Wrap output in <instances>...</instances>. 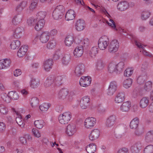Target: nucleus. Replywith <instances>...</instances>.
<instances>
[{
  "mask_svg": "<svg viewBox=\"0 0 153 153\" xmlns=\"http://www.w3.org/2000/svg\"><path fill=\"white\" fill-rule=\"evenodd\" d=\"M150 15V13L148 11H143L141 14V18L143 20H146L149 17Z\"/></svg>",
  "mask_w": 153,
  "mask_h": 153,
  "instance_id": "53",
  "label": "nucleus"
},
{
  "mask_svg": "<svg viewBox=\"0 0 153 153\" xmlns=\"http://www.w3.org/2000/svg\"><path fill=\"white\" fill-rule=\"evenodd\" d=\"M137 144L140 145L139 142H137L134 146L131 147V150L132 153H138L139 152V149L138 148V146H137Z\"/></svg>",
  "mask_w": 153,
  "mask_h": 153,
  "instance_id": "51",
  "label": "nucleus"
},
{
  "mask_svg": "<svg viewBox=\"0 0 153 153\" xmlns=\"http://www.w3.org/2000/svg\"><path fill=\"white\" fill-rule=\"evenodd\" d=\"M72 115L70 112H66L59 115V121L62 124H66L70 122L72 118Z\"/></svg>",
  "mask_w": 153,
  "mask_h": 153,
  "instance_id": "2",
  "label": "nucleus"
},
{
  "mask_svg": "<svg viewBox=\"0 0 153 153\" xmlns=\"http://www.w3.org/2000/svg\"><path fill=\"white\" fill-rule=\"evenodd\" d=\"M97 69L98 70H101L103 69L104 68V64L103 61L101 60L98 61L97 64Z\"/></svg>",
  "mask_w": 153,
  "mask_h": 153,
  "instance_id": "48",
  "label": "nucleus"
},
{
  "mask_svg": "<svg viewBox=\"0 0 153 153\" xmlns=\"http://www.w3.org/2000/svg\"><path fill=\"white\" fill-rule=\"evenodd\" d=\"M76 131V125L73 124L68 125L66 128V132L69 136H72L74 134Z\"/></svg>",
  "mask_w": 153,
  "mask_h": 153,
  "instance_id": "11",
  "label": "nucleus"
},
{
  "mask_svg": "<svg viewBox=\"0 0 153 153\" xmlns=\"http://www.w3.org/2000/svg\"><path fill=\"white\" fill-rule=\"evenodd\" d=\"M55 10L57 11V10L60 14H62V15L63 14V13L65 11L64 6L61 5L57 6L55 8Z\"/></svg>",
  "mask_w": 153,
  "mask_h": 153,
  "instance_id": "56",
  "label": "nucleus"
},
{
  "mask_svg": "<svg viewBox=\"0 0 153 153\" xmlns=\"http://www.w3.org/2000/svg\"><path fill=\"white\" fill-rule=\"evenodd\" d=\"M119 43L117 40H112L108 46V50L111 53L116 52L119 47Z\"/></svg>",
  "mask_w": 153,
  "mask_h": 153,
  "instance_id": "6",
  "label": "nucleus"
},
{
  "mask_svg": "<svg viewBox=\"0 0 153 153\" xmlns=\"http://www.w3.org/2000/svg\"><path fill=\"white\" fill-rule=\"evenodd\" d=\"M149 104V100L147 97H143L140 100V106L142 108L146 107Z\"/></svg>",
  "mask_w": 153,
  "mask_h": 153,
  "instance_id": "31",
  "label": "nucleus"
},
{
  "mask_svg": "<svg viewBox=\"0 0 153 153\" xmlns=\"http://www.w3.org/2000/svg\"><path fill=\"white\" fill-rule=\"evenodd\" d=\"M75 16V13L74 11L71 9L68 10L66 13L65 19L67 21L74 19Z\"/></svg>",
  "mask_w": 153,
  "mask_h": 153,
  "instance_id": "20",
  "label": "nucleus"
},
{
  "mask_svg": "<svg viewBox=\"0 0 153 153\" xmlns=\"http://www.w3.org/2000/svg\"><path fill=\"white\" fill-rule=\"evenodd\" d=\"M152 83L150 81L146 82L144 86V89L146 91H150L152 88Z\"/></svg>",
  "mask_w": 153,
  "mask_h": 153,
  "instance_id": "50",
  "label": "nucleus"
},
{
  "mask_svg": "<svg viewBox=\"0 0 153 153\" xmlns=\"http://www.w3.org/2000/svg\"><path fill=\"white\" fill-rule=\"evenodd\" d=\"M143 153H153V145H150L146 146L144 148Z\"/></svg>",
  "mask_w": 153,
  "mask_h": 153,
  "instance_id": "44",
  "label": "nucleus"
},
{
  "mask_svg": "<svg viewBox=\"0 0 153 153\" xmlns=\"http://www.w3.org/2000/svg\"><path fill=\"white\" fill-rule=\"evenodd\" d=\"M90 99L88 96L83 97L81 100L80 105L83 109H85L89 106L90 104Z\"/></svg>",
  "mask_w": 153,
  "mask_h": 153,
  "instance_id": "5",
  "label": "nucleus"
},
{
  "mask_svg": "<svg viewBox=\"0 0 153 153\" xmlns=\"http://www.w3.org/2000/svg\"><path fill=\"white\" fill-rule=\"evenodd\" d=\"M50 105L49 104L44 103L39 106V109L42 111H47Z\"/></svg>",
  "mask_w": 153,
  "mask_h": 153,
  "instance_id": "49",
  "label": "nucleus"
},
{
  "mask_svg": "<svg viewBox=\"0 0 153 153\" xmlns=\"http://www.w3.org/2000/svg\"><path fill=\"white\" fill-rule=\"evenodd\" d=\"M5 129V125L3 122H0V132H2Z\"/></svg>",
  "mask_w": 153,
  "mask_h": 153,
  "instance_id": "63",
  "label": "nucleus"
},
{
  "mask_svg": "<svg viewBox=\"0 0 153 153\" xmlns=\"http://www.w3.org/2000/svg\"><path fill=\"white\" fill-rule=\"evenodd\" d=\"M85 22L84 20L81 19L78 20L76 25V30L78 31L82 30L85 28Z\"/></svg>",
  "mask_w": 153,
  "mask_h": 153,
  "instance_id": "18",
  "label": "nucleus"
},
{
  "mask_svg": "<svg viewBox=\"0 0 153 153\" xmlns=\"http://www.w3.org/2000/svg\"><path fill=\"white\" fill-rule=\"evenodd\" d=\"M128 149H127L124 148L120 149L118 151V153H127Z\"/></svg>",
  "mask_w": 153,
  "mask_h": 153,
  "instance_id": "64",
  "label": "nucleus"
},
{
  "mask_svg": "<svg viewBox=\"0 0 153 153\" xmlns=\"http://www.w3.org/2000/svg\"><path fill=\"white\" fill-rule=\"evenodd\" d=\"M125 98V93L123 92H120L116 96L115 101L117 103H121L124 100Z\"/></svg>",
  "mask_w": 153,
  "mask_h": 153,
  "instance_id": "21",
  "label": "nucleus"
},
{
  "mask_svg": "<svg viewBox=\"0 0 153 153\" xmlns=\"http://www.w3.org/2000/svg\"><path fill=\"white\" fill-rule=\"evenodd\" d=\"M91 82V78L89 76H82L79 81V84L82 86L87 87L90 84Z\"/></svg>",
  "mask_w": 153,
  "mask_h": 153,
  "instance_id": "8",
  "label": "nucleus"
},
{
  "mask_svg": "<svg viewBox=\"0 0 153 153\" xmlns=\"http://www.w3.org/2000/svg\"><path fill=\"white\" fill-rule=\"evenodd\" d=\"M116 65L113 63L110 64L108 66V70L110 73L115 72L117 73Z\"/></svg>",
  "mask_w": 153,
  "mask_h": 153,
  "instance_id": "45",
  "label": "nucleus"
},
{
  "mask_svg": "<svg viewBox=\"0 0 153 153\" xmlns=\"http://www.w3.org/2000/svg\"><path fill=\"white\" fill-rule=\"evenodd\" d=\"M46 14L47 13L45 11H39L37 13L36 15L37 19L38 20H44Z\"/></svg>",
  "mask_w": 153,
  "mask_h": 153,
  "instance_id": "37",
  "label": "nucleus"
},
{
  "mask_svg": "<svg viewBox=\"0 0 153 153\" xmlns=\"http://www.w3.org/2000/svg\"><path fill=\"white\" fill-rule=\"evenodd\" d=\"M56 45V42L55 40H50L47 44V47L49 49H52L54 48Z\"/></svg>",
  "mask_w": 153,
  "mask_h": 153,
  "instance_id": "55",
  "label": "nucleus"
},
{
  "mask_svg": "<svg viewBox=\"0 0 153 153\" xmlns=\"http://www.w3.org/2000/svg\"><path fill=\"white\" fill-rule=\"evenodd\" d=\"M35 126L38 128H42L45 124L44 121L42 120H39L35 121L34 122Z\"/></svg>",
  "mask_w": 153,
  "mask_h": 153,
  "instance_id": "40",
  "label": "nucleus"
},
{
  "mask_svg": "<svg viewBox=\"0 0 153 153\" xmlns=\"http://www.w3.org/2000/svg\"><path fill=\"white\" fill-rule=\"evenodd\" d=\"M78 39H76L74 41L75 43L76 44H79L80 43L84 44V46L80 45L76 47L74 52V56L76 57H81L82 55L84 50V49H86L88 46V39L84 40L83 41L81 42L80 40L79 41V42H77V41Z\"/></svg>",
  "mask_w": 153,
  "mask_h": 153,
  "instance_id": "1",
  "label": "nucleus"
},
{
  "mask_svg": "<svg viewBox=\"0 0 153 153\" xmlns=\"http://www.w3.org/2000/svg\"><path fill=\"white\" fill-rule=\"evenodd\" d=\"M74 37L71 36H68L65 38V44L66 46H70L74 42Z\"/></svg>",
  "mask_w": 153,
  "mask_h": 153,
  "instance_id": "33",
  "label": "nucleus"
},
{
  "mask_svg": "<svg viewBox=\"0 0 153 153\" xmlns=\"http://www.w3.org/2000/svg\"><path fill=\"white\" fill-rule=\"evenodd\" d=\"M109 21L110 22H111V23H109L108 21H107V23L108 24V25L109 26H111L113 29L117 30V29L116 28L115 24L114 21L113 20L111 19H110L109 20Z\"/></svg>",
  "mask_w": 153,
  "mask_h": 153,
  "instance_id": "59",
  "label": "nucleus"
},
{
  "mask_svg": "<svg viewBox=\"0 0 153 153\" xmlns=\"http://www.w3.org/2000/svg\"><path fill=\"white\" fill-rule=\"evenodd\" d=\"M145 141L147 143L153 141V131H150L146 134L145 137Z\"/></svg>",
  "mask_w": 153,
  "mask_h": 153,
  "instance_id": "35",
  "label": "nucleus"
},
{
  "mask_svg": "<svg viewBox=\"0 0 153 153\" xmlns=\"http://www.w3.org/2000/svg\"><path fill=\"white\" fill-rule=\"evenodd\" d=\"M135 129L134 134L137 136H139L142 135L144 132V128L142 127H138Z\"/></svg>",
  "mask_w": 153,
  "mask_h": 153,
  "instance_id": "47",
  "label": "nucleus"
},
{
  "mask_svg": "<svg viewBox=\"0 0 153 153\" xmlns=\"http://www.w3.org/2000/svg\"><path fill=\"white\" fill-rule=\"evenodd\" d=\"M36 22L35 20L33 18H31L28 19L27 21V23L30 26H33Z\"/></svg>",
  "mask_w": 153,
  "mask_h": 153,
  "instance_id": "61",
  "label": "nucleus"
},
{
  "mask_svg": "<svg viewBox=\"0 0 153 153\" xmlns=\"http://www.w3.org/2000/svg\"><path fill=\"white\" fill-rule=\"evenodd\" d=\"M23 31V28L22 27H16L13 30V36L17 39L21 38Z\"/></svg>",
  "mask_w": 153,
  "mask_h": 153,
  "instance_id": "13",
  "label": "nucleus"
},
{
  "mask_svg": "<svg viewBox=\"0 0 153 153\" xmlns=\"http://www.w3.org/2000/svg\"><path fill=\"white\" fill-rule=\"evenodd\" d=\"M28 50V47L27 45L22 46L19 50L17 52V55L19 57H21L24 56Z\"/></svg>",
  "mask_w": 153,
  "mask_h": 153,
  "instance_id": "24",
  "label": "nucleus"
},
{
  "mask_svg": "<svg viewBox=\"0 0 153 153\" xmlns=\"http://www.w3.org/2000/svg\"><path fill=\"white\" fill-rule=\"evenodd\" d=\"M139 123V119L137 117L133 119L131 122L130 124V128L132 129H136L138 128Z\"/></svg>",
  "mask_w": 153,
  "mask_h": 153,
  "instance_id": "26",
  "label": "nucleus"
},
{
  "mask_svg": "<svg viewBox=\"0 0 153 153\" xmlns=\"http://www.w3.org/2000/svg\"><path fill=\"white\" fill-rule=\"evenodd\" d=\"M71 56L70 54L64 55L62 59V62L63 65H68L71 60Z\"/></svg>",
  "mask_w": 153,
  "mask_h": 153,
  "instance_id": "30",
  "label": "nucleus"
},
{
  "mask_svg": "<svg viewBox=\"0 0 153 153\" xmlns=\"http://www.w3.org/2000/svg\"><path fill=\"white\" fill-rule=\"evenodd\" d=\"M2 60V61H3V62L6 68H7L10 66L11 63V61L10 59H6L4 60L3 59Z\"/></svg>",
  "mask_w": 153,
  "mask_h": 153,
  "instance_id": "62",
  "label": "nucleus"
},
{
  "mask_svg": "<svg viewBox=\"0 0 153 153\" xmlns=\"http://www.w3.org/2000/svg\"><path fill=\"white\" fill-rule=\"evenodd\" d=\"M131 106V103L130 101L124 102L120 106L121 110L123 111L127 112Z\"/></svg>",
  "mask_w": 153,
  "mask_h": 153,
  "instance_id": "22",
  "label": "nucleus"
},
{
  "mask_svg": "<svg viewBox=\"0 0 153 153\" xmlns=\"http://www.w3.org/2000/svg\"><path fill=\"white\" fill-rule=\"evenodd\" d=\"M135 45L139 48H142L143 49V53L145 55L151 56L152 55L149 52H147L146 50L144 49V47H143L141 45V44L139 42H138L137 40L135 41Z\"/></svg>",
  "mask_w": 153,
  "mask_h": 153,
  "instance_id": "34",
  "label": "nucleus"
},
{
  "mask_svg": "<svg viewBox=\"0 0 153 153\" xmlns=\"http://www.w3.org/2000/svg\"><path fill=\"white\" fill-rule=\"evenodd\" d=\"M32 132L35 137H39L41 136L40 134L37 129L33 128L32 129Z\"/></svg>",
  "mask_w": 153,
  "mask_h": 153,
  "instance_id": "60",
  "label": "nucleus"
},
{
  "mask_svg": "<svg viewBox=\"0 0 153 153\" xmlns=\"http://www.w3.org/2000/svg\"><path fill=\"white\" fill-rule=\"evenodd\" d=\"M64 79V77L62 76H54V84L58 86L61 85L63 83Z\"/></svg>",
  "mask_w": 153,
  "mask_h": 153,
  "instance_id": "29",
  "label": "nucleus"
},
{
  "mask_svg": "<svg viewBox=\"0 0 153 153\" xmlns=\"http://www.w3.org/2000/svg\"><path fill=\"white\" fill-rule=\"evenodd\" d=\"M109 40L106 36H102L99 39L98 42L99 48L102 50H104L107 47L109 44Z\"/></svg>",
  "mask_w": 153,
  "mask_h": 153,
  "instance_id": "3",
  "label": "nucleus"
},
{
  "mask_svg": "<svg viewBox=\"0 0 153 153\" xmlns=\"http://www.w3.org/2000/svg\"><path fill=\"white\" fill-rule=\"evenodd\" d=\"M85 149L88 153H94L96 149V146L95 144L91 143L86 147Z\"/></svg>",
  "mask_w": 153,
  "mask_h": 153,
  "instance_id": "28",
  "label": "nucleus"
},
{
  "mask_svg": "<svg viewBox=\"0 0 153 153\" xmlns=\"http://www.w3.org/2000/svg\"><path fill=\"white\" fill-rule=\"evenodd\" d=\"M23 18L22 15L20 14L16 15L12 20V23L14 25H17L21 23Z\"/></svg>",
  "mask_w": 153,
  "mask_h": 153,
  "instance_id": "25",
  "label": "nucleus"
},
{
  "mask_svg": "<svg viewBox=\"0 0 153 153\" xmlns=\"http://www.w3.org/2000/svg\"><path fill=\"white\" fill-rule=\"evenodd\" d=\"M20 45V42L19 40L13 41L10 45L11 48L13 50L18 48Z\"/></svg>",
  "mask_w": 153,
  "mask_h": 153,
  "instance_id": "39",
  "label": "nucleus"
},
{
  "mask_svg": "<svg viewBox=\"0 0 153 153\" xmlns=\"http://www.w3.org/2000/svg\"><path fill=\"white\" fill-rule=\"evenodd\" d=\"M100 134V131L98 129H94L92 130L89 136V139L91 141L97 139Z\"/></svg>",
  "mask_w": 153,
  "mask_h": 153,
  "instance_id": "14",
  "label": "nucleus"
},
{
  "mask_svg": "<svg viewBox=\"0 0 153 153\" xmlns=\"http://www.w3.org/2000/svg\"><path fill=\"white\" fill-rule=\"evenodd\" d=\"M133 73V70L131 68H127L125 71L124 75L126 77H128L131 76Z\"/></svg>",
  "mask_w": 153,
  "mask_h": 153,
  "instance_id": "54",
  "label": "nucleus"
},
{
  "mask_svg": "<svg viewBox=\"0 0 153 153\" xmlns=\"http://www.w3.org/2000/svg\"><path fill=\"white\" fill-rule=\"evenodd\" d=\"M38 2V0H32L30 6V9L33 10L35 9L37 6Z\"/></svg>",
  "mask_w": 153,
  "mask_h": 153,
  "instance_id": "52",
  "label": "nucleus"
},
{
  "mask_svg": "<svg viewBox=\"0 0 153 153\" xmlns=\"http://www.w3.org/2000/svg\"><path fill=\"white\" fill-rule=\"evenodd\" d=\"M117 83L115 81L111 82L107 90V94L108 95H112L117 90Z\"/></svg>",
  "mask_w": 153,
  "mask_h": 153,
  "instance_id": "12",
  "label": "nucleus"
},
{
  "mask_svg": "<svg viewBox=\"0 0 153 153\" xmlns=\"http://www.w3.org/2000/svg\"><path fill=\"white\" fill-rule=\"evenodd\" d=\"M132 83V79L130 78L127 79L123 82V87L125 88H128L131 86Z\"/></svg>",
  "mask_w": 153,
  "mask_h": 153,
  "instance_id": "38",
  "label": "nucleus"
},
{
  "mask_svg": "<svg viewBox=\"0 0 153 153\" xmlns=\"http://www.w3.org/2000/svg\"><path fill=\"white\" fill-rule=\"evenodd\" d=\"M148 77L147 72L146 71H143L141 74L139 76L137 79V82L139 84H141Z\"/></svg>",
  "mask_w": 153,
  "mask_h": 153,
  "instance_id": "17",
  "label": "nucleus"
},
{
  "mask_svg": "<svg viewBox=\"0 0 153 153\" xmlns=\"http://www.w3.org/2000/svg\"><path fill=\"white\" fill-rule=\"evenodd\" d=\"M96 122V120L95 118L89 117L85 119L84 125L85 127L88 128L94 126Z\"/></svg>",
  "mask_w": 153,
  "mask_h": 153,
  "instance_id": "9",
  "label": "nucleus"
},
{
  "mask_svg": "<svg viewBox=\"0 0 153 153\" xmlns=\"http://www.w3.org/2000/svg\"><path fill=\"white\" fill-rule=\"evenodd\" d=\"M53 63V60L52 59H47L43 62V67L46 71H49L52 68Z\"/></svg>",
  "mask_w": 153,
  "mask_h": 153,
  "instance_id": "10",
  "label": "nucleus"
},
{
  "mask_svg": "<svg viewBox=\"0 0 153 153\" xmlns=\"http://www.w3.org/2000/svg\"><path fill=\"white\" fill-rule=\"evenodd\" d=\"M124 62H119L117 65H116L117 74H119L122 71L124 68Z\"/></svg>",
  "mask_w": 153,
  "mask_h": 153,
  "instance_id": "42",
  "label": "nucleus"
},
{
  "mask_svg": "<svg viewBox=\"0 0 153 153\" xmlns=\"http://www.w3.org/2000/svg\"><path fill=\"white\" fill-rule=\"evenodd\" d=\"M116 117L115 115H112L110 116L107 119L106 123V126L108 128L112 127L116 123Z\"/></svg>",
  "mask_w": 153,
  "mask_h": 153,
  "instance_id": "7",
  "label": "nucleus"
},
{
  "mask_svg": "<svg viewBox=\"0 0 153 153\" xmlns=\"http://www.w3.org/2000/svg\"><path fill=\"white\" fill-rule=\"evenodd\" d=\"M39 82L35 79H32L30 81V85L31 87L34 88H37L39 84Z\"/></svg>",
  "mask_w": 153,
  "mask_h": 153,
  "instance_id": "43",
  "label": "nucleus"
},
{
  "mask_svg": "<svg viewBox=\"0 0 153 153\" xmlns=\"http://www.w3.org/2000/svg\"><path fill=\"white\" fill-rule=\"evenodd\" d=\"M62 15H63L62 14H60L57 10V11L55 9L53 13V16L55 19H61Z\"/></svg>",
  "mask_w": 153,
  "mask_h": 153,
  "instance_id": "46",
  "label": "nucleus"
},
{
  "mask_svg": "<svg viewBox=\"0 0 153 153\" xmlns=\"http://www.w3.org/2000/svg\"><path fill=\"white\" fill-rule=\"evenodd\" d=\"M128 7V3L126 1L119 2L117 6V9L120 11H124L126 10Z\"/></svg>",
  "mask_w": 153,
  "mask_h": 153,
  "instance_id": "15",
  "label": "nucleus"
},
{
  "mask_svg": "<svg viewBox=\"0 0 153 153\" xmlns=\"http://www.w3.org/2000/svg\"><path fill=\"white\" fill-rule=\"evenodd\" d=\"M16 121L18 125L22 128H23L25 124L24 123L21 118L19 117H16Z\"/></svg>",
  "mask_w": 153,
  "mask_h": 153,
  "instance_id": "58",
  "label": "nucleus"
},
{
  "mask_svg": "<svg viewBox=\"0 0 153 153\" xmlns=\"http://www.w3.org/2000/svg\"><path fill=\"white\" fill-rule=\"evenodd\" d=\"M68 94V91L67 89H62L59 91L58 97L59 99H65Z\"/></svg>",
  "mask_w": 153,
  "mask_h": 153,
  "instance_id": "27",
  "label": "nucleus"
},
{
  "mask_svg": "<svg viewBox=\"0 0 153 153\" xmlns=\"http://www.w3.org/2000/svg\"><path fill=\"white\" fill-rule=\"evenodd\" d=\"M8 109L7 108L3 105H0V112L3 114H5L7 113Z\"/></svg>",
  "mask_w": 153,
  "mask_h": 153,
  "instance_id": "57",
  "label": "nucleus"
},
{
  "mask_svg": "<svg viewBox=\"0 0 153 153\" xmlns=\"http://www.w3.org/2000/svg\"><path fill=\"white\" fill-rule=\"evenodd\" d=\"M85 66L84 64L80 63L78 64L75 68L74 73L77 76H80L82 75L84 72Z\"/></svg>",
  "mask_w": 153,
  "mask_h": 153,
  "instance_id": "4",
  "label": "nucleus"
},
{
  "mask_svg": "<svg viewBox=\"0 0 153 153\" xmlns=\"http://www.w3.org/2000/svg\"><path fill=\"white\" fill-rule=\"evenodd\" d=\"M50 34L48 31H45L42 33L40 36V40L42 43L47 42L49 39Z\"/></svg>",
  "mask_w": 153,
  "mask_h": 153,
  "instance_id": "16",
  "label": "nucleus"
},
{
  "mask_svg": "<svg viewBox=\"0 0 153 153\" xmlns=\"http://www.w3.org/2000/svg\"><path fill=\"white\" fill-rule=\"evenodd\" d=\"M98 49L97 47H92L89 53L90 56L92 58L95 57L98 53Z\"/></svg>",
  "mask_w": 153,
  "mask_h": 153,
  "instance_id": "36",
  "label": "nucleus"
},
{
  "mask_svg": "<svg viewBox=\"0 0 153 153\" xmlns=\"http://www.w3.org/2000/svg\"><path fill=\"white\" fill-rule=\"evenodd\" d=\"M45 23V21L44 20H39L35 25V29L37 31L40 30L43 27Z\"/></svg>",
  "mask_w": 153,
  "mask_h": 153,
  "instance_id": "32",
  "label": "nucleus"
},
{
  "mask_svg": "<svg viewBox=\"0 0 153 153\" xmlns=\"http://www.w3.org/2000/svg\"><path fill=\"white\" fill-rule=\"evenodd\" d=\"M54 85V76L52 75L48 77L47 79L44 83V85L46 87H48L51 85Z\"/></svg>",
  "mask_w": 153,
  "mask_h": 153,
  "instance_id": "23",
  "label": "nucleus"
},
{
  "mask_svg": "<svg viewBox=\"0 0 153 153\" xmlns=\"http://www.w3.org/2000/svg\"><path fill=\"white\" fill-rule=\"evenodd\" d=\"M39 103V99L36 97H33L30 101V104L31 106L35 108L38 106Z\"/></svg>",
  "mask_w": 153,
  "mask_h": 153,
  "instance_id": "41",
  "label": "nucleus"
},
{
  "mask_svg": "<svg viewBox=\"0 0 153 153\" xmlns=\"http://www.w3.org/2000/svg\"><path fill=\"white\" fill-rule=\"evenodd\" d=\"M27 1L24 0L22 1L16 7V10L18 12H21L27 6Z\"/></svg>",
  "mask_w": 153,
  "mask_h": 153,
  "instance_id": "19",
  "label": "nucleus"
}]
</instances>
